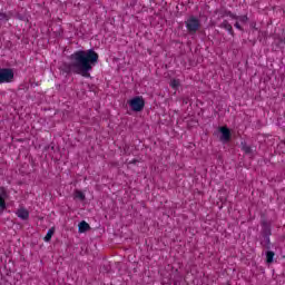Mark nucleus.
Instances as JSON below:
<instances>
[{"label":"nucleus","mask_w":285,"mask_h":285,"mask_svg":"<svg viewBox=\"0 0 285 285\" xmlns=\"http://www.w3.org/2000/svg\"><path fill=\"white\" fill-rule=\"evenodd\" d=\"M184 104H188V99H185V100H184Z\"/></svg>","instance_id":"nucleus-20"},{"label":"nucleus","mask_w":285,"mask_h":285,"mask_svg":"<svg viewBox=\"0 0 285 285\" xmlns=\"http://www.w3.org/2000/svg\"><path fill=\"white\" fill-rule=\"evenodd\" d=\"M240 21H248V17L243 16V17L240 18Z\"/></svg>","instance_id":"nucleus-18"},{"label":"nucleus","mask_w":285,"mask_h":285,"mask_svg":"<svg viewBox=\"0 0 285 285\" xmlns=\"http://www.w3.org/2000/svg\"><path fill=\"white\" fill-rule=\"evenodd\" d=\"M235 28H238V30H242V26H239V22L235 23Z\"/></svg>","instance_id":"nucleus-19"},{"label":"nucleus","mask_w":285,"mask_h":285,"mask_svg":"<svg viewBox=\"0 0 285 285\" xmlns=\"http://www.w3.org/2000/svg\"><path fill=\"white\" fill-rule=\"evenodd\" d=\"M6 199H8V191L4 188H0V213H3L7 208Z\"/></svg>","instance_id":"nucleus-6"},{"label":"nucleus","mask_w":285,"mask_h":285,"mask_svg":"<svg viewBox=\"0 0 285 285\" xmlns=\"http://www.w3.org/2000/svg\"><path fill=\"white\" fill-rule=\"evenodd\" d=\"M170 86L171 88H175V89L179 88V80L177 79L171 80Z\"/></svg>","instance_id":"nucleus-16"},{"label":"nucleus","mask_w":285,"mask_h":285,"mask_svg":"<svg viewBox=\"0 0 285 285\" xmlns=\"http://www.w3.org/2000/svg\"><path fill=\"white\" fill-rule=\"evenodd\" d=\"M11 17H12V14L3 13V12L0 11V21H10Z\"/></svg>","instance_id":"nucleus-14"},{"label":"nucleus","mask_w":285,"mask_h":285,"mask_svg":"<svg viewBox=\"0 0 285 285\" xmlns=\"http://www.w3.org/2000/svg\"><path fill=\"white\" fill-rule=\"evenodd\" d=\"M17 19H19L20 21H26V16H21V13H18Z\"/></svg>","instance_id":"nucleus-17"},{"label":"nucleus","mask_w":285,"mask_h":285,"mask_svg":"<svg viewBox=\"0 0 285 285\" xmlns=\"http://www.w3.org/2000/svg\"><path fill=\"white\" fill-rule=\"evenodd\" d=\"M242 148L246 153V155H250V147L246 146V142H242Z\"/></svg>","instance_id":"nucleus-15"},{"label":"nucleus","mask_w":285,"mask_h":285,"mask_svg":"<svg viewBox=\"0 0 285 285\" xmlns=\"http://www.w3.org/2000/svg\"><path fill=\"white\" fill-rule=\"evenodd\" d=\"M69 59L70 63L63 65L67 72H73L75 75L89 78L92 67L97 66L99 61V55L95 52V49L78 50Z\"/></svg>","instance_id":"nucleus-1"},{"label":"nucleus","mask_w":285,"mask_h":285,"mask_svg":"<svg viewBox=\"0 0 285 285\" xmlns=\"http://www.w3.org/2000/svg\"><path fill=\"white\" fill-rule=\"evenodd\" d=\"M16 215H18V217L20 219H23L24 222L30 218V212H28V209H26V208L18 209Z\"/></svg>","instance_id":"nucleus-8"},{"label":"nucleus","mask_w":285,"mask_h":285,"mask_svg":"<svg viewBox=\"0 0 285 285\" xmlns=\"http://www.w3.org/2000/svg\"><path fill=\"white\" fill-rule=\"evenodd\" d=\"M90 230V224H88L86 220H82L78 225V233H88Z\"/></svg>","instance_id":"nucleus-9"},{"label":"nucleus","mask_w":285,"mask_h":285,"mask_svg":"<svg viewBox=\"0 0 285 285\" xmlns=\"http://www.w3.org/2000/svg\"><path fill=\"white\" fill-rule=\"evenodd\" d=\"M185 26L187 28V32L189 35H196L197 30H199L202 23L199 22V20L197 19V17L195 16H190L186 21H185Z\"/></svg>","instance_id":"nucleus-2"},{"label":"nucleus","mask_w":285,"mask_h":285,"mask_svg":"<svg viewBox=\"0 0 285 285\" xmlns=\"http://www.w3.org/2000/svg\"><path fill=\"white\" fill-rule=\"evenodd\" d=\"M219 132L220 141H230V129H228L227 127H220Z\"/></svg>","instance_id":"nucleus-7"},{"label":"nucleus","mask_w":285,"mask_h":285,"mask_svg":"<svg viewBox=\"0 0 285 285\" xmlns=\"http://www.w3.org/2000/svg\"><path fill=\"white\" fill-rule=\"evenodd\" d=\"M14 81V69L2 68L0 69V83H12Z\"/></svg>","instance_id":"nucleus-3"},{"label":"nucleus","mask_w":285,"mask_h":285,"mask_svg":"<svg viewBox=\"0 0 285 285\" xmlns=\"http://www.w3.org/2000/svg\"><path fill=\"white\" fill-rule=\"evenodd\" d=\"M128 104L134 112H141V110H144L146 106V101L144 100L142 97L139 96H136L132 99H130Z\"/></svg>","instance_id":"nucleus-4"},{"label":"nucleus","mask_w":285,"mask_h":285,"mask_svg":"<svg viewBox=\"0 0 285 285\" xmlns=\"http://www.w3.org/2000/svg\"><path fill=\"white\" fill-rule=\"evenodd\" d=\"M273 259H275V252L273 250L266 252V263L273 264Z\"/></svg>","instance_id":"nucleus-10"},{"label":"nucleus","mask_w":285,"mask_h":285,"mask_svg":"<svg viewBox=\"0 0 285 285\" xmlns=\"http://www.w3.org/2000/svg\"><path fill=\"white\" fill-rule=\"evenodd\" d=\"M75 197L76 199H80V202H86V195L79 189H76Z\"/></svg>","instance_id":"nucleus-12"},{"label":"nucleus","mask_w":285,"mask_h":285,"mask_svg":"<svg viewBox=\"0 0 285 285\" xmlns=\"http://www.w3.org/2000/svg\"><path fill=\"white\" fill-rule=\"evenodd\" d=\"M271 235H272L271 224H268L267 222H263L262 223V236L265 239V246L267 248H271Z\"/></svg>","instance_id":"nucleus-5"},{"label":"nucleus","mask_w":285,"mask_h":285,"mask_svg":"<svg viewBox=\"0 0 285 285\" xmlns=\"http://www.w3.org/2000/svg\"><path fill=\"white\" fill-rule=\"evenodd\" d=\"M220 28L228 30V32L233 35V26H230V23L227 20L222 22Z\"/></svg>","instance_id":"nucleus-11"},{"label":"nucleus","mask_w":285,"mask_h":285,"mask_svg":"<svg viewBox=\"0 0 285 285\" xmlns=\"http://www.w3.org/2000/svg\"><path fill=\"white\" fill-rule=\"evenodd\" d=\"M52 235H55V227H51L47 235L45 236V242H50L52 239Z\"/></svg>","instance_id":"nucleus-13"}]
</instances>
